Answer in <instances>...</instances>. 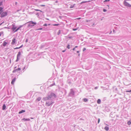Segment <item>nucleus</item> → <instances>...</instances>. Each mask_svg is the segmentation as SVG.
Instances as JSON below:
<instances>
[{
	"instance_id": "f257e3e1",
	"label": "nucleus",
	"mask_w": 131,
	"mask_h": 131,
	"mask_svg": "<svg viewBox=\"0 0 131 131\" xmlns=\"http://www.w3.org/2000/svg\"><path fill=\"white\" fill-rule=\"evenodd\" d=\"M48 97H49V100H52L53 99L56 97V96L55 95V94L53 93H51L50 95Z\"/></svg>"
},
{
	"instance_id": "f03ea898",
	"label": "nucleus",
	"mask_w": 131,
	"mask_h": 131,
	"mask_svg": "<svg viewBox=\"0 0 131 131\" xmlns=\"http://www.w3.org/2000/svg\"><path fill=\"white\" fill-rule=\"evenodd\" d=\"M49 100L50 101H49L48 102L47 101L46 103V105L47 106H50L53 103V102L52 101V100Z\"/></svg>"
},
{
	"instance_id": "7ed1b4c3",
	"label": "nucleus",
	"mask_w": 131,
	"mask_h": 131,
	"mask_svg": "<svg viewBox=\"0 0 131 131\" xmlns=\"http://www.w3.org/2000/svg\"><path fill=\"white\" fill-rule=\"evenodd\" d=\"M7 15V13L6 12H3L0 14V17H3L6 16Z\"/></svg>"
},
{
	"instance_id": "20e7f679",
	"label": "nucleus",
	"mask_w": 131,
	"mask_h": 131,
	"mask_svg": "<svg viewBox=\"0 0 131 131\" xmlns=\"http://www.w3.org/2000/svg\"><path fill=\"white\" fill-rule=\"evenodd\" d=\"M126 1H125L124 0V1L123 2V4L124 5L126 6L131 7V5H130L129 3H128L126 2Z\"/></svg>"
},
{
	"instance_id": "39448f33",
	"label": "nucleus",
	"mask_w": 131,
	"mask_h": 131,
	"mask_svg": "<svg viewBox=\"0 0 131 131\" xmlns=\"http://www.w3.org/2000/svg\"><path fill=\"white\" fill-rule=\"evenodd\" d=\"M21 54L20 52L19 51L18 52V54L17 55V59L16 60V61H18L19 59V57L20 56Z\"/></svg>"
},
{
	"instance_id": "423d86ee",
	"label": "nucleus",
	"mask_w": 131,
	"mask_h": 131,
	"mask_svg": "<svg viewBox=\"0 0 131 131\" xmlns=\"http://www.w3.org/2000/svg\"><path fill=\"white\" fill-rule=\"evenodd\" d=\"M74 92L72 89H71L70 92L69 94V95L70 96H72L74 95Z\"/></svg>"
},
{
	"instance_id": "0eeeda50",
	"label": "nucleus",
	"mask_w": 131,
	"mask_h": 131,
	"mask_svg": "<svg viewBox=\"0 0 131 131\" xmlns=\"http://www.w3.org/2000/svg\"><path fill=\"white\" fill-rule=\"evenodd\" d=\"M12 26L13 27L12 28V30L14 32V31H15V29H16L17 27L13 24V25Z\"/></svg>"
},
{
	"instance_id": "6e6552de",
	"label": "nucleus",
	"mask_w": 131,
	"mask_h": 131,
	"mask_svg": "<svg viewBox=\"0 0 131 131\" xmlns=\"http://www.w3.org/2000/svg\"><path fill=\"white\" fill-rule=\"evenodd\" d=\"M42 99L43 101H47V100H50L48 96L44 97Z\"/></svg>"
},
{
	"instance_id": "1a4fd4ad",
	"label": "nucleus",
	"mask_w": 131,
	"mask_h": 131,
	"mask_svg": "<svg viewBox=\"0 0 131 131\" xmlns=\"http://www.w3.org/2000/svg\"><path fill=\"white\" fill-rule=\"evenodd\" d=\"M16 41V39L15 38H13V40H12V42L11 43L12 44V45L14 44L15 43Z\"/></svg>"
},
{
	"instance_id": "9d476101",
	"label": "nucleus",
	"mask_w": 131,
	"mask_h": 131,
	"mask_svg": "<svg viewBox=\"0 0 131 131\" xmlns=\"http://www.w3.org/2000/svg\"><path fill=\"white\" fill-rule=\"evenodd\" d=\"M16 80V78H14L12 80L11 82V84H14V83Z\"/></svg>"
},
{
	"instance_id": "9b49d317",
	"label": "nucleus",
	"mask_w": 131,
	"mask_h": 131,
	"mask_svg": "<svg viewBox=\"0 0 131 131\" xmlns=\"http://www.w3.org/2000/svg\"><path fill=\"white\" fill-rule=\"evenodd\" d=\"M7 42H6L5 41H4L3 43V46H5L7 44Z\"/></svg>"
},
{
	"instance_id": "f8f14e48",
	"label": "nucleus",
	"mask_w": 131,
	"mask_h": 131,
	"mask_svg": "<svg viewBox=\"0 0 131 131\" xmlns=\"http://www.w3.org/2000/svg\"><path fill=\"white\" fill-rule=\"evenodd\" d=\"M25 111L24 110H22L20 111H19V114H20L23 113L25 112Z\"/></svg>"
},
{
	"instance_id": "ddd939ff",
	"label": "nucleus",
	"mask_w": 131,
	"mask_h": 131,
	"mask_svg": "<svg viewBox=\"0 0 131 131\" xmlns=\"http://www.w3.org/2000/svg\"><path fill=\"white\" fill-rule=\"evenodd\" d=\"M104 129L107 131L109 130V128L108 126H106L104 128Z\"/></svg>"
},
{
	"instance_id": "4468645a",
	"label": "nucleus",
	"mask_w": 131,
	"mask_h": 131,
	"mask_svg": "<svg viewBox=\"0 0 131 131\" xmlns=\"http://www.w3.org/2000/svg\"><path fill=\"white\" fill-rule=\"evenodd\" d=\"M3 8L2 7H0V14L3 11Z\"/></svg>"
},
{
	"instance_id": "2eb2a0df",
	"label": "nucleus",
	"mask_w": 131,
	"mask_h": 131,
	"mask_svg": "<svg viewBox=\"0 0 131 131\" xmlns=\"http://www.w3.org/2000/svg\"><path fill=\"white\" fill-rule=\"evenodd\" d=\"M97 103L98 104H100L101 103V100L100 99L97 100Z\"/></svg>"
},
{
	"instance_id": "dca6fc26",
	"label": "nucleus",
	"mask_w": 131,
	"mask_h": 131,
	"mask_svg": "<svg viewBox=\"0 0 131 131\" xmlns=\"http://www.w3.org/2000/svg\"><path fill=\"white\" fill-rule=\"evenodd\" d=\"M6 108V106L4 104L2 107V109L3 110H4Z\"/></svg>"
},
{
	"instance_id": "f3484780",
	"label": "nucleus",
	"mask_w": 131,
	"mask_h": 131,
	"mask_svg": "<svg viewBox=\"0 0 131 131\" xmlns=\"http://www.w3.org/2000/svg\"><path fill=\"white\" fill-rule=\"evenodd\" d=\"M41 97H38V98H37L36 101H40V100H41Z\"/></svg>"
},
{
	"instance_id": "a211bd4d",
	"label": "nucleus",
	"mask_w": 131,
	"mask_h": 131,
	"mask_svg": "<svg viewBox=\"0 0 131 131\" xmlns=\"http://www.w3.org/2000/svg\"><path fill=\"white\" fill-rule=\"evenodd\" d=\"M23 46V45H22L20 46V47H16V48H14V49H19L21 48Z\"/></svg>"
},
{
	"instance_id": "6ab92c4d",
	"label": "nucleus",
	"mask_w": 131,
	"mask_h": 131,
	"mask_svg": "<svg viewBox=\"0 0 131 131\" xmlns=\"http://www.w3.org/2000/svg\"><path fill=\"white\" fill-rule=\"evenodd\" d=\"M21 27V26H20V27H19L16 30H15V31H14V32L17 31V30H19Z\"/></svg>"
},
{
	"instance_id": "aec40b11",
	"label": "nucleus",
	"mask_w": 131,
	"mask_h": 131,
	"mask_svg": "<svg viewBox=\"0 0 131 131\" xmlns=\"http://www.w3.org/2000/svg\"><path fill=\"white\" fill-rule=\"evenodd\" d=\"M83 101H84L86 102L88 101V99H86L85 98V99H83Z\"/></svg>"
},
{
	"instance_id": "412c9836",
	"label": "nucleus",
	"mask_w": 131,
	"mask_h": 131,
	"mask_svg": "<svg viewBox=\"0 0 131 131\" xmlns=\"http://www.w3.org/2000/svg\"><path fill=\"white\" fill-rule=\"evenodd\" d=\"M22 120H23L24 121H28L29 120V119H25L24 118L22 119Z\"/></svg>"
},
{
	"instance_id": "4be33fe9",
	"label": "nucleus",
	"mask_w": 131,
	"mask_h": 131,
	"mask_svg": "<svg viewBox=\"0 0 131 131\" xmlns=\"http://www.w3.org/2000/svg\"><path fill=\"white\" fill-rule=\"evenodd\" d=\"M127 124L128 125H129L131 124V122L130 121H129L127 123Z\"/></svg>"
},
{
	"instance_id": "5701e85b",
	"label": "nucleus",
	"mask_w": 131,
	"mask_h": 131,
	"mask_svg": "<svg viewBox=\"0 0 131 131\" xmlns=\"http://www.w3.org/2000/svg\"><path fill=\"white\" fill-rule=\"evenodd\" d=\"M21 70V69L20 68H18V69H16L17 71H20Z\"/></svg>"
},
{
	"instance_id": "b1692460",
	"label": "nucleus",
	"mask_w": 131,
	"mask_h": 131,
	"mask_svg": "<svg viewBox=\"0 0 131 131\" xmlns=\"http://www.w3.org/2000/svg\"><path fill=\"white\" fill-rule=\"evenodd\" d=\"M3 32L2 31L0 32V37L3 34Z\"/></svg>"
},
{
	"instance_id": "393cba45",
	"label": "nucleus",
	"mask_w": 131,
	"mask_h": 131,
	"mask_svg": "<svg viewBox=\"0 0 131 131\" xmlns=\"http://www.w3.org/2000/svg\"><path fill=\"white\" fill-rule=\"evenodd\" d=\"M70 45H68L67 46V48H68V49H70Z\"/></svg>"
},
{
	"instance_id": "a878e982",
	"label": "nucleus",
	"mask_w": 131,
	"mask_h": 131,
	"mask_svg": "<svg viewBox=\"0 0 131 131\" xmlns=\"http://www.w3.org/2000/svg\"><path fill=\"white\" fill-rule=\"evenodd\" d=\"M43 28H40L38 29H37V30H42Z\"/></svg>"
},
{
	"instance_id": "bb28decb",
	"label": "nucleus",
	"mask_w": 131,
	"mask_h": 131,
	"mask_svg": "<svg viewBox=\"0 0 131 131\" xmlns=\"http://www.w3.org/2000/svg\"><path fill=\"white\" fill-rule=\"evenodd\" d=\"M16 71H17L16 69L14 70L13 71V72L15 73L16 72Z\"/></svg>"
},
{
	"instance_id": "cd10ccee",
	"label": "nucleus",
	"mask_w": 131,
	"mask_h": 131,
	"mask_svg": "<svg viewBox=\"0 0 131 131\" xmlns=\"http://www.w3.org/2000/svg\"><path fill=\"white\" fill-rule=\"evenodd\" d=\"M87 2L86 1H83V2H82L81 3V4H82L83 3H86V2Z\"/></svg>"
},
{
	"instance_id": "c85d7f7f",
	"label": "nucleus",
	"mask_w": 131,
	"mask_h": 131,
	"mask_svg": "<svg viewBox=\"0 0 131 131\" xmlns=\"http://www.w3.org/2000/svg\"><path fill=\"white\" fill-rule=\"evenodd\" d=\"M74 7V6L73 5H71L70 6V8H73Z\"/></svg>"
},
{
	"instance_id": "c756f323",
	"label": "nucleus",
	"mask_w": 131,
	"mask_h": 131,
	"mask_svg": "<svg viewBox=\"0 0 131 131\" xmlns=\"http://www.w3.org/2000/svg\"><path fill=\"white\" fill-rule=\"evenodd\" d=\"M110 1V0H105V1H104L103 2H107V1Z\"/></svg>"
},
{
	"instance_id": "7c9ffc66",
	"label": "nucleus",
	"mask_w": 131,
	"mask_h": 131,
	"mask_svg": "<svg viewBox=\"0 0 131 131\" xmlns=\"http://www.w3.org/2000/svg\"><path fill=\"white\" fill-rule=\"evenodd\" d=\"M86 48H84L83 49V51H84L86 50Z\"/></svg>"
},
{
	"instance_id": "2f4dec72",
	"label": "nucleus",
	"mask_w": 131,
	"mask_h": 131,
	"mask_svg": "<svg viewBox=\"0 0 131 131\" xmlns=\"http://www.w3.org/2000/svg\"><path fill=\"white\" fill-rule=\"evenodd\" d=\"M35 10H36V11H40L41 12H42V11H41L39 10V9H35Z\"/></svg>"
},
{
	"instance_id": "473e14b6",
	"label": "nucleus",
	"mask_w": 131,
	"mask_h": 131,
	"mask_svg": "<svg viewBox=\"0 0 131 131\" xmlns=\"http://www.w3.org/2000/svg\"><path fill=\"white\" fill-rule=\"evenodd\" d=\"M53 25L54 26H58L59 25V24H54Z\"/></svg>"
},
{
	"instance_id": "72a5a7b5",
	"label": "nucleus",
	"mask_w": 131,
	"mask_h": 131,
	"mask_svg": "<svg viewBox=\"0 0 131 131\" xmlns=\"http://www.w3.org/2000/svg\"><path fill=\"white\" fill-rule=\"evenodd\" d=\"M106 10L105 9H103V11L104 12H106Z\"/></svg>"
},
{
	"instance_id": "f704fd0d",
	"label": "nucleus",
	"mask_w": 131,
	"mask_h": 131,
	"mask_svg": "<svg viewBox=\"0 0 131 131\" xmlns=\"http://www.w3.org/2000/svg\"><path fill=\"white\" fill-rule=\"evenodd\" d=\"M126 92H131V90L129 91H126Z\"/></svg>"
},
{
	"instance_id": "c9c22d12",
	"label": "nucleus",
	"mask_w": 131,
	"mask_h": 131,
	"mask_svg": "<svg viewBox=\"0 0 131 131\" xmlns=\"http://www.w3.org/2000/svg\"><path fill=\"white\" fill-rule=\"evenodd\" d=\"M45 6V5H40V6H41V7Z\"/></svg>"
},
{
	"instance_id": "e433bc0d",
	"label": "nucleus",
	"mask_w": 131,
	"mask_h": 131,
	"mask_svg": "<svg viewBox=\"0 0 131 131\" xmlns=\"http://www.w3.org/2000/svg\"><path fill=\"white\" fill-rule=\"evenodd\" d=\"M100 122V118H99L98 119V123H99Z\"/></svg>"
},
{
	"instance_id": "4c0bfd02",
	"label": "nucleus",
	"mask_w": 131,
	"mask_h": 131,
	"mask_svg": "<svg viewBox=\"0 0 131 131\" xmlns=\"http://www.w3.org/2000/svg\"><path fill=\"white\" fill-rule=\"evenodd\" d=\"M2 2H0V6L1 5H2Z\"/></svg>"
},
{
	"instance_id": "58836bf2",
	"label": "nucleus",
	"mask_w": 131,
	"mask_h": 131,
	"mask_svg": "<svg viewBox=\"0 0 131 131\" xmlns=\"http://www.w3.org/2000/svg\"><path fill=\"white\" fill-rule=\"evenodd\" d=\"M36 23H35V22H33V26L36 24Z\"/></svg>"
},
{
	"instance_id": "ea45409f",
	"label": "nucleus",
	"mask_w": 131,
	"mask_h": 131,
	"mask_svg": "<svg viewBox=\"0 0 131 131\" xmlns=\"http://www.w3.org/2000/svg\"><path fill=\"white\" fill-rule=\"evenodd\" d=\"M94 25H95V23H93V24H92V25H92V26H94Z\"/></svg>"
},
{
	"instance_id": "a19ab883",
	"label": "nucleus",
	"mask_w": 131,
	"mask_h": 131,
	"mask_svg": "<svg viewBox=\"0 0 131 131\" xmlns=\"http://www.w3.org/2000/svg\"><path fill=\"white\" fill-rule=\"evenodd\" d=\"M43 25L44 26H47V25L46 24H44Z\"/></svg>"
},
{
	"instance_id": "79ce46f5",
	"label": "nucleus",
	"mask_w": 131,
	"mask_h": 131,
	"mask_svg": "<svg viewBox=\"0 0 131 131\" xmlns=\"http://www.w3.org/2000/svg\"><path fill=\"white\" fill-rule=\"evenodd\" d=\"M98 88V87H96L95 88V90H96V89H97Z\"/></svg>"
},
{
	"instance_id": "37998d69",
	"label": "nucleus",
	"mask_w": 131,
	"mask_h": 131,
	"mask_svg": "<svg viewBox=\"0 0 131 131\" xmlns=\"http://www.w3.org/2000/svg\"><path fill=\"white\" fill-rule=\"evenodd\" d=\"M28 39H26V42H28Z\"/></svg>"
},
{
	"instance_id": "c03bdc74",
	"label": "nucleus",
	"mask_w": 131,
	"mask_h": 131,
	"mask_svg": "<svg viewBox=\"0 0 131 131\" xmlns=\"http://www.w3.org/2000/svg\"><path fill=\"white\" fill-rule=\"evenodd\" d=\"M66 50H64L62 51V52H64Z\"/></svg>"
},
{
	"instance_id": "a18cd8bd",
	"label": "nucleus",
	"mask_w": 131,
	"mask_h": 131,
	"mask_svg": "<svg viewBox=\"0 0 131 131\" xmlns=\"http://www.w3.org/2000/svg\"><path fill=\"white\" fill-rule=\"evenodd\" d=\"M79 51H77V53H79Z\"/></svg>"
},
{
	"instance_id": "49530a36",
	"label": "nucleus",
	"mask_w": 131,
	"mask_h": 131,
	"mask_svg": "<svg viewBox=\"0 0 131 131\" xmlns=\"http://www.w3.org/2000/svg\"><path fill=\"white\" fill-rule=\"evenodd\" d=\"M58 1H56V2H55L56 3H58Z\"/></svg>"
},
{
	"instance_id": "de8ad7c7",
	"label": "nucleus",
	"mask_w": 131,
	"mask_h": 131,
	"mask_svg": "<svg viewBox=\"0 0 131 131\" xmlns=\"http://www.w3.org/2000/svg\"><path fill=\"white\" fill-rule=\"evenodd\" d=\"M75 48H73V49H72V50H75Z\"/></svg>"
},
{
	"instance_id": "09e8293b",
	"label": "nucleus",
	"mask_w": 131,
	"mask_h": 131,
	"mask_svg": "<svg viewBox=\"0 0 131 131\" xmlns=\"http://www.w3.org/2000/svg\"><path fill=\"white\" fill-rule=\"evenodd\" d=\"M36 15H38V16H39V14L38 13H37V14H36Z\"/></svg>"
},
{
	"instance_id": "8fccbe9b",
	"label": "nucleus",
	"mask_w": 131,
	"mask_h": 131,
	"mask_svg": "<svg viewBox=\"0 0 131 131\" xmlns=\"http://www.w3.org/2000/svg\"><path fill=\"white\" fill-rule=\"evenodd\" d=\"M4 23V22H2V23H1V24H0V26L2 24V23Z\"/></svg>"
},
{
	"instance_id": "3c124183",
	"label": "nucleus",
	"mask_w": 131,
	"mask_h": 131,
	"mask_svg": "<svg viewBox=\"0 0 131 131\" xmlns=\"http://www.w3.org/2000/svg\"><path fill=\"white\" fill-rule=\"evenodd\" d=\"M78 47V46H75V48H77V47Z\"/></svg>"
},
{
	"instance_id": "603ef678",
	"label": "nucleus",
	"mask_w": 131,
	"mask_h": 131,
	"mask_svg": "<svg viewBox=\"0 0 131 131\" xmlns=\"http://www.w3.org/2000/svg\"><path fill=\"white\" fill-rule=\"evenodd\" d=\"M113 32H115V30H114V29H113Z\"/></svg>"
},
{
	"instance_id": "864d4df0",
	"label": "nucleus",
	"mask_w": 131,
	"mask_h": 131,
	"mask_svg": "<svg viewBox=\"0 0 131 131\" xmlns=\"http://www.w3.org/2000/svg\"><path fill=\"white\" fill-rule=\"evenodd\" d=\"M30 23L32 24H33V22H32Z\"/></svg>"
},
{
	"instance_id": "5fc2aeb1",
	"label": "nucleus",
	"mask_w": 131,
	"mask_h": 131,
	"mask_svg": "<svg viewBox=\"0 0 131 131\" xmlns=\"http://www.w3.org/2000/svg\"><path fill=\"white\" fill-rule=\"evenodd\" d=\"M53 85V84H51V85H50V86H52Z\"/></svg>"
},
{
	"instance_id": "6e6d98bb",
	"label": "nucleus",
	"mask_w": 131,
	"mask_h": 131,
	"mask_svg": "<svg viewBox=\"0 0 131 131\" xmlns=\"http://www.w3.org/2000/svg\"><path fill=\"white\" fill-rule=\"evenodd\" d=\"M17 2H15V4L16 5H17Z\"/></svg>"
},
{
	"instance_id": "4d7b16f0",
	"label": "nucleus",
	"mask_w": 131,
	"mask_h": 131,
	"mask_svg": "<svg viewBox=\"0 0 131 131\" xmlns=\"http://www.w3.org/2000/svg\"><path fill=\"white\" fill-rule=\"evenodd\" d=\"M112 32V31H111L110 32V33H109L110 34Z\"/></svg>"
},
{
	"instance_id": "13d9d810",
	"label": "nucleus",
	"mask_w": 131,
	"mask_h": 131,
	"mask_svg": "<svg viewBox=\"0 0 131 131\" xmlns=\"http://www.w3.org/2000/svg\"><path fill=\"white\" fill-rule=\"evenodd\" d=\"M73 30H76V29H73Z\"/></svg>"
},
{
	"instance_id": "bf43d9fd",
	"label": "nucleus",
	"mask_w": 131,
	"mask_h": 131,
	"mask_svg": "<svg viewBox=\"0 0 131 131\" xmlns=\"http://www.w3.org/2000/svg\"><path fill=\"white\" fill-rule=\"evenodd\" d=\"M59 32H58V34H59Z\"/></svg>"
},
{
	"instance_id": "052dcab7",
	"label": "nucleus",
	"mask_w": 131,
	"mask_h": 131,
	"mask_svg": "<svg viewBox=\"0 0 131 131\" xmlns=\"http://www.w3.org/2000/svg\"><path fill=\"white\" fill-rule=\"evenodd\" d=\"M80 19V18H78V19Z\"/></svg>"
},
{
	"instance_id": "680f3d73",
	"label": "nucleus",
	"mask_w": 131,
	"mask_h": 131,
	"mask_svg": "<svg viewBox=\"0 0 131 131\" xmlns=\"http://www.w3.org/2000/svg\"><path fill=\"white\" fill-rule=\"evenodd\" d=\"M80 54H78V56H80Z\"/></svg>"
},
{
	"instance_id": "e2e57ef3",
	"label": "nucleus",
	"mask_w": 131,
	"mask_h": 131,
	"mask_svg": "<svg viewBox=\"0 0 131 131\" xmlns=\"http://www.w3.org/2000/svg\"><path fill=\"white\" fill-rule=\"evenodd\" d=\"M107 6H108V7H109V5H107Z\"/></svg>"
},
{
	"instance_id": "0e129e2a",
	"label": "nucleus",
	"mask_w": 131,
	"mask_h": 131,
	"mask_svg": "<svg viewBox=\"0 0 131 131\" xmlns=\"http://www.w3.org/2000/svg\"><path fill=\"white\" fill-rule=\"evenodd\" d=\"M50 25V24H48V25Z\"/></svg>"
}]
</instances>
